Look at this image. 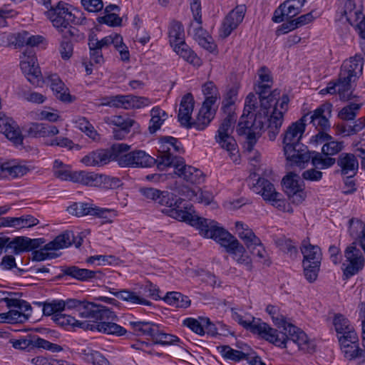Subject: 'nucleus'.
<instances>
[{
    "instance_id": "nucleus-1",
    "label": "nucleus",
    "mask_w": 365,
    "mask_h": 365,
    "mask_svg": "<svg viewBox=\"0 0 365 365\" xmlns=\"http://www.w3.org/2000/svg\"><path fill=\"white\" fill-rule=\"evenodd\" d=\"M289 98L287 95H283L280 102L277 101L271 115L269 117V109L271 103L269 101L264 102V99L260 100V108L257 111L255 118L252 123L246 120L247 116L245 113L241 116L238 123L237 133L240 135L247 134V146L248 152L253 150L257 139L259 138L262 131L267 125L268 137L270 140H274L279 133L281 126L284 120V113L287 110Z\"/></svg>"
},
{
    "instance_id": "nucleus-2",
    "label": "nucleus",
    "mask_w": 365,
    "mask_h": 365,
    "mask_svg": "<svg viewBox=\"0 0 365 365\" xmlns=\"http://www.w3.org/2000/svg\"><path fill=\"white\" fill-rule=\"evenodd\" d=\"M158 155L155 159L143 150H134L123 155L119 160L121 167H151L157 165L159 170L170 167L173 163V153H182L183 148L178 140L172 136H163L159 140Z\"/></svg>"
},
{
    "instance_id": "nucleus-3",
    "label": "nucleus",
    "mask_w": 365,
    "mask_h": 365,
    "mask_svg": "<svg viewBox=\"0 0 365 365\" xmlns=\"http://www.w3.org/2000/svg\"><path fill=\"white\" fill-rule=\"evenodd\" d=\"M190 225L196 226L203 237L213 239L220 243L225 248L226 252L243 250V245L237 239L224 228L219 227L215 220L195 216Z\"/></svg>"
},
{
    "instance_id": "nucleus-4",
    "label": "nucleus",
    "mask_w": 365,
    "mask_h": 365,
    "mask_svg": "<svg viewBox=\"0 0 365 365\" xmlns=\"http://www.w3.org/2000/svg\"><path fill=\"white\" fill-rule=\"evenodd\" d=\"M61 1L55 6H50L46 11L47 18L51 21L53 26L62 34L63 38H70L73 41H79L84 39V34L78 29L71 26V11Z\"/></svg>"
},
{
    "instance_id": "nucleus-5",
    "label": "nucleus",
    "mask_w": 365,
    "mask_h": 365,
    "mask_svg": "<svg viewBox=\"0 0 365 365\" xmlns=\"http://www.w3.org/2000/svg\"><path fill=\"white\" fill-rule=\"evenodd\" d=\"M63 304L64 310L77 309L81 317L91 321L113 322L117 320V316L110 309L99 304L70 298L63 300Z\"/></svg>"
},
{
    "instance_id": "nucleus-6",
    "label": "nucleus",
    "mask_w": 365,
    "mask_h": 365,
    "mask_svg": "<svg viewBox=\"0 0 365 365\" xmlns=\"http://www.w3.org/2000/svg\"><path fill=\"white\" fill-rule=\"evenodd\" d=\"M52 319L57 324L66 328L77 327L84 329L97 330L104 334L118 336H122L126 333V330L123 327L111 322L92 321L93 323L90 324L87 322H80L70 315L62 313L53 317Z\"/></svg>"
},
{
    "instance_id": "nucleus-7",
    "label": "nucleus",
    "mask_w": 365,
    "mask_h": 365,
    "mask_svg": "<svg viewBox=\"0 0 365 365\" xmlns=\"http://www.w3.org/2000/svg\"><path fill=\"white\" fill-rule=\"evenodd\" d=\"M184 200L173 192L161 191L155 203L164 206L162 212L178 221L190 223L195 217L190 212L191 207L181 206Z\"/></svg>"
},
{
    "instance_id": "nucleus-8",
    "label": "nucleus",
    "mask_w": 365,
    "mask_h": 365,
    "mask_svg": "<svg viewBox=\"0 0 365 365\" xmlns=\"http://www.w3.org/2000/svg\"><path fill=\"white\" fill-rule=\"evenodd\" d=\"M129 324L135 335L150 338L155 344L170 345L179 341L178 336L165 333L159 324L152 322L132 321Z\"/></svg>"
},
{
    "instance_id": "nucleus-9",
    "label": "nucleus",
    "mask_w": 365,
    "mask_h": 365,
    "mask_svg": "<svg viewBox=\"0 0 365 365\" xmlns=\"http://www.w3.org/2000/svg\"><path fill=\"white\" fill-rule=\"evenodd\" d=\"M232 319L247 329H250L253 334L260 335L265 340L276 346H281L287 339L283 334H277V330L270 327L264 322H252L243 320L242 317L235 309H232Z\"/></svg>"
},
{
    "instance_id": "nucleus-10",
    "label": "nucleus",
    "mask_w": 365,
    "mask_h": 365,
    "mask_svg": "<svg viewBox=\"0 0 365 365\" xmlns=\"http://www.w3.org/2000/svg\"><path fill=\"white\" fill-rule=\"evenodd\" d=\"M73 242H75L73 232L65 231L40 250L33 251L32 260L41 262L47 259H55L60 256L56 251L69 247Z\"/></svg>"
},
{
    "instance_id": "nucleus-11",
    "label": "nucleus",
    "mask_w": 365,
    "mask_h": 365,
    "mask_svg": "<svg viewBox=\"0 0 365 365\" xmlns=\"http://www.w3.org/2000/svg\"><path fill=\"white\" fill-rule=\"evenodd\" d=\"M235 229L238 237L243 241L250 253L264 259V263L269 266L270 262L268 259L267 252L260 239L255 235L252 230L240 221L235 222Z\"/></svg>"
},
{
    "instance_id": "nucleus-12",
    "label": "nucleus",
    "mask_w": 365,
    "mask_h": 365,
    "mask_svg": "<svg viewBox=\"0 0 365 365\" xmlns=\"http://www.w3.org/2000/svg\"><path fill=\"white\" fill-rule=\"evenodd\" d=\"M237 115H227L220 125L217 134L215 135L216 141L221 148L225 149L234 163L239 160V150L235 138L230 135L232 130V125L235 123Z\"/></svg>"
},
{
    "instance_id": "nucleus-13",
    "label": "nucleus",
    "mask_w": 365,
    "mask_h": 365,
    "mask_svg": "<svg viewBox=\"0 0 365 365\" xmlns=\"http://www.w3.org/2000/svg\"><path fill=\"white\" fill-rule=\"evenodd\" d=\"M344 148L343 141H337L331 137L322 148V153L312 151V165L319 169H327L336 163V158L332 155L339 153Z\"/></svg>"
},
{
    "instance_id": "nucleus-14",
    "label": "nucleus",
    "mask_w": 365,
    "mask_h": 365,
    "mask_svg": "<svg viewBox=\"0 0 365 365\" xmlns=\"http://www.w3.org/2000/svg\"><path fill=\"white\" fill-rule=\"evenodd\" d=\"M284 331L285 332H279L277 331V334H283L287 337L284 342L279 346L280 347H286L287 341L291 340L297 344L299 349L304 352L312 354L315 351L316 344L314 341L309 339L305 332L292 324H287Z\"/></svg>"
},
{
    "instance_id": "nucleus-15",
    "label": "nucleus",
    "mask_w": 365,
    "mask_h": 365,
    "mask_svg": "<svg viewBox=\"0 0 365 365\" xmlns=\"http://www.w3.org/2000/svg\"><path fill=\"white\" fill-rule=\"evenodd\" d=\"M255 192L262 195L265 201L269 202L279 210H284L285 201L282 199L281 194L276 191L274 185L268 180L259 178L253 185Z\"/></svg>"
},
{
    "instance_id": "nucleus-16",
    "label": "nucleus",
    "mask_w": 365,
    "mask_h": 365,
    "mask_svg": "<svg viewBox=\"0 0 365 365\" xmlns=\"http://www.w3.org/2000/svg\"><path fill=\"white\" fill-rule=\"evenodd\" d=\"M20 66L28 81L33 85H38L41 78V72L33 48H26L23 52Z\"/></svg>"
},
{
    "instance_id": "nucleus-17",
    "label": "nucleus",
    "mask_w": 365,
    "mask_h": 365,
    "mask_svg": "<svg viewBox=\"0 0 365 365\" xmlns=\"http://www.w3.org/2000/svg\"><path fill=\"white\" fill-rule=\"evenodd\" d=\"M172 165L175 168V173L189 183L199 184L204 180L203 173L197 168L185 165L182 158L173 155Z\"/></svg>"
},
{
    "instance_id": "nucleus-18",
    "label": "nucleus",
    "mask_w": 365,
    "mask_h": 365,
    "mask_svg": "<svg viewBox=\"0 0 365 365\" xmlns=\"http://www.w3.org/2000/svg\"><path fill=\"white\" fill-rule=\"evenodd\" d=\"M308 115H304L300 119L292 123L283 134L282 144L284 152H290L291 145L300 143L305 130Z\"/></svg>"
},
{
    "instance_id": "nucleus-19",
    "label": "nucleus",
    "mask_w": 365,
    "mask_h": 365,
    "mask_svg": "<svg viewBox=\"0 0 365 365\" xmlns=\"http://www.w3.org/2000/svg\"><path fill=\"white\" fill-rule=\"evenodd\" d=\"M300 178L298 175L290 173L282 179V186L287 195L289 200L294 204L302 203L306 195L299 184Z\"/></svg>"
},
{
    "instance_id": "nucleus-20",
    "label": "nucleus",
    "mask_w": 365,
    "mask_h": 365,
    "mask_svg": "<svg viewBox=\"0 0 365 365\" xmlns=\"http://www.w3.org/2000/svg\"><path fill=\"white\" fill-rule=\"evenodd\" d=\"M344 256L349 264L344 269V275L349 278L357 274L362 269L364 264V259L361 250L356 248L355 243L347 247L344 252Z\"/></svg>"
},
{
    "instance_id": "nucleus-21",
    "label": "nucleus",
    "mask_w": 365,
    "mask_h": 365,
    "mask_svg": "<svg viewBox=\"0 0 365 365\" xmlns=\"http://www.w3.org/2000/svg\"><path fill=\"white\" fill-rule=\"evenodd\" d=\"M0 133L16 145H21L24 136L21 134L20 128L17 123L11 118L6 117L4 114L0 113Z\"/></svg>"
},
{
    "instance_id": "nucleus-22",
    "label": "nucleus",
    "mask_w": 365,
    "mask_h": 365,
    "mask_svg": "<svg viewBox=\"0 0 365 365\" xmlns=\"http://www.w3.org/2000/svg\"><path fill=\"white\" fill-rule=\"evenodd\" d=\"M62 273L57 278L61 279L64 276H69L77 280L85 282L93 279H101L103 273L100 270H90L81 269L76 266H63L61 267Z\"/></svg>"
},
{
    "instance_id": "nucleus-23",
    "label": "nucleus",
    "mask_w": 365,
    "mask_h": 365,
    "mask_svg": "<svg viewBox=\"0 0 365 365\" xmlns=\"http://www.w3.org/2000/svg\"><path fill=\"white\" fill-rule=\"evenodd\" d=\"M213 100L205 99L200 109L196 119L190 122L191 128L194 127L198 130H204L214 118L216 108H213Z\"/></svg>"
},
{
    "instance_id": "nucleus-24",
    "label": "nucleus",
    "mask_w": 365,
    "mask_h": 365,
    "mask_svg": "<svg viewBox=\"0 0 365 365\" xmlns=\"http://www.w3.org/2000/svg\"><path fill=\"white\" fill-rule=\"evenodd\" d=\"M245 11V6L241 5L237 6L227 14L221 28L220 36L222 37H227L238 26L244 19Z\"/></svg>"
},
{
    "instance_id": "nucleus-25",
    "label": "nucleus",
    "mask_w": 365,
    "mask_h": 365,
    "mask_svg": "<svg viewBox=\"0 0 365 365\" xmlns=\"http://www.w3.org/2000/svg\"><path fill=\"white\" fill-rule=\"evenodd\" d=\"M290 150V152H284V153L291 165H301L310 160L312 161L314 154H312V151L308 150L305 145L301 143L291 145Z\"/></svg>"
},
{
    "instance_id": "nucleus-26",
    "label": "nucleus",
    "mask_w": 365,
    "mask_h": 365,
    "mask_svg": "<svg viewBox=\"0 0 365 365\" xmlns=\"http://www.w3.org/2000/svg\"><path fill=\"white\" fill-rule=\"evenodd\" d=\"M332 106L330 103H324L317 108L313 114L309 116L307 113V120H310V123L313 124L317 129L326 130L330 127L329 118L331 116Z\"/></svg>"
},
{
    "instance_id": "nucleus-27",
    "label": "nucleus",
    "mask_w": 365,
    "mask_h": 365,
    "mask_svg": "<svg viewBox=\"0 0 365 365\" xmlns=\"http://www.w3.org/2000/svg\"><path fill=\"white\" fill-rule=\"evenodd\" d=\"M337 165L340 168L342 175L347 178L354 177L359 169V162L354 154L350 153H341L336 160Z\"/></svg>"
},
{
    "instance_id": "nucleus-28",
    "label": "nucleus",
    "mask_w": 365,
    "mask_h": 365,
    "mask_svg": "<svg viewBox=\"0 0 365 365\" xmlns=\"http://www.w3.org/2000/svg\"><path fill=\"white\" fill-rule=\"evenodd\" d=\"M362 0H344V5L339 9L338 12L352 26L362 16Z\"/></svg>"
},
{
    "instance_id": "nucleus-29",
    "label": "nucleus",
    "mask_w": 365,
    "mask_h": 365,
    "mask_svg": "<svg viewBox=\"0 0 365 365\" xmlns=\"http://www.w3.org/2000/svg\"><path fill=\"white\" fill-rule=\"evenodd\" d=\"M194 108V98L191 93H187L181 100L180 104L179 113L178 115V120L181 125L186 128H191L190 119L191 114Z\"/></svg>"
},
{
    "instance_id": "nucleus-30",
    "label": "nucleus",
    "mask_w": 365,
    "mask_h": 365,
    "mask_svg": "<svg viewBox=\"0 0 365 365\" xmlns=\"http://www.w3.org/2000/svg\"><path fill=\"white\" fill-rule=\"evenodd\" d=\"M296 1L287 0L282 4L274 11L272 21L275 23H280L284 21V17L287 19H292L301 12V10L296 6Z\"/></svg>"
},
{
    "instance_id": "nucleus-31",
    "label": "nucleus",
    "mask_w": 365,
    "mask_h": 365,
    "mask_svg": "<svg viewBox=\"0 0 365 365\" xmlns=\"http://www.w3.org/2000/svg\"><path fill=\"white\" fill-rule=\"evenodd\" d=\"M111 160L112 154L109 150L100 149L89 153L81 159V162L87 166H102Z\"/></svg>"
},
{
    "instance_id": "nucleus-32",
    "label": "nucleus",
    "mask_w": 365,
    "mask_h": 365,
    "mask_svg": "<svg viewBox=\"0 0 365 365\" xmlns=\"http://www.w3.org/2000/svg\"><path fill=\"white\" fill-rule=\"evenodd\" d=\"M240 349H242V351L235 350L232 349L230 346H218L217 349L222 356L230 360H232L235 361H240L241 360H248L249 356L250 353V347L247 344H244L243 346H238Z\"/></svg>"
},
{
    "instance_id": "nucleus-33",
    "label": "nucleus",
    "mask_w": 365,
    "mask_h": 365,
    "mask_svg": "<svg viewBox=\"0 0 365 365\" xmlns=\"http://www.w3.org/2000/svg\"><path fill=\"white\" fill-rule=\"evenodd\" d=\"M259 81L255 87L256 93L259 95V100L266 97L272 86V78L270 71L265 66H262L258 71Z\"/></svg>"
},
{
    "instance_id": "nucleus-34",
    "label": "nucleus",
    "mask_w": 365,
    "mask_h": 365,
    "mask_svg": "<svg viewBox=\"0 0 365 365\" xmlns=\"http://www.w3.org/2000/svg\"><path fill=\"white\" fill-rule=\"evenodd\" d=\"M51 82V88L54 93L55 96L63 102H71L72 97L68 92V88L66 87L63 82L60 79L58 75L51 74L48 76Z\"/></svg>"
},
{
    "instance_id": "nucleus-35",
    "label": "nucleus",
    "mask_w": 365,
    "mask_h": 365,
    "mask_svg": "<svg viewBox=\"0 0 365 365\" xmlns=\"http://www.w3.org/2000/svg\"><path fill=\"white\" fill-rule=\"evenodd\" d=\"M301 251L304 257L303 262H321L322 252L319 247L312 245L306 240L303 241Z\"/></svg>"
},
{
    "instance_id": "nucleus-36",
    "label": "nucleus",
    "mask_w": 365,
    "mask_h": 365,
    "mask_svg": "<svg viewBox=\"0 0 365 365\" xmlns=\"http://www.w3.org/2000/svg\"><path fill=\"white\" fill-rule=\"evenodd\" d=\"M110 292L113 294L115 297L128 302L131 305L135 304H142V305H150V302L147 299L143 298L140 295H138L136 292L128 290L123 289L120 292Z\"/></svg>"
},
{
    "instance_id": "nucleus-37",
    "label": "nucleus",
    "mask_w": 365,
    "mask_h": 365,
    "mask_svg": "<svg viewBox=\"0 0 365 365\" xmlns=\"http://www.w3.org/2000/svg\"><path fill=\"white\" fill-rule=\"evenodd\" d=\"M358 78L354 74L348 73L341 68L339 78L337 81L338 93L343 98H346L345 93L351 90V83Z\"/></svg>"
},
{
    "instance_id": "nucleus-38",
    "label": "nucleus",
    "mask_w": 365,
    "mask_h": 365,
    "mask_svg": "<svg viewBox=\"0 0 365 365\" xmlns=\"http://www.w3.org/2000/svg\"><path fill=\"white\" fill-rule=\"evenodd\" d=\"M99 174L83 170L74 171L73 182L87 186L98 187Z\"/></svg>"
},
{
    "instance_id": "nucleus-39",
    "label": "nucleus",
    "mask_w": 365,
    "mask_h": 365,
    "mask_svg": "<svg viewBox=\"0 0 365 365\" xmlns=\"http://www.w3.org/2000/svg\"><path fill=\"white\" fill-rule=\"evenodd\" d=\"M364 58L360 54H356L349 60L345 61L341 68L351 74L359 76L362 73Z\"/></svg>"
},
{
    "instance_id": "nucleus-40",
    "label": "nucleus",
    "mask_w": 365,
    "mask_h": 365,
    "mask_svg": "<svg viewBox=\"0 0 365 365\" xmlns=\"http://www.w3.org/2000/svg\"><path fill=\"white\" fill-rule=\"evenodd\" d=\"M173 49L178 55L191 64H193L194 66L200 65V59L190 49L185 41L181 43H178V45L174 46Z\"/></svg>"
},
{
    "instance_id": "nucleus-41",
    "label": "nucleus",
    "mask_w": 365,
    "mask_h": 365,
    "mask_svg": "<svg viewBox=\"0 0 365 365\" xmlns=\"http://www.w3.org/2000/svg\"><path fill=\"white\" fill-rule=\"evenodd\" d=\"M163 299L166 303L176 308H187L191 303L188 297L178 292H168Z\"/></svg>"
},
{
    "instance_id": "nucleus-42",
    "label": "nucleus",
    "mask_w": 365,
    "mask_h": 365,
    "mask_svg": "<svg viewBox=\"0 0 365 365\" xmlns=\"http://www.w3.org/2000/svg\"><path fill=\"white\" fill-rule=\"evenodd\" d=\"M82 358L93 365H110L109 361L100 352L90 348L82 349L81 352Z\"/></svg>"
},
{
    "instance_id": "nucleus-43",
    "label": "nucleus",
    "mask_w": 365,
    "mask_h": 365,
    "mask_svg": "<svg viewBox=\"0 0 365 365\" xmlns=\"http://www.w3.org/2000/svg\"><path fill=\"white\" fill-rule=\"evenodd\" d=\"M169 38L171 46L178 45V43H183L184 41V29L182 24L178 21L171 22L169 29Z\"/></svg>"
},
{
    "instance_id": "nucleus-44",
    "label": "nucleus",
    "mask_w": 365,
    "mask_h": 365,
    "mask_svg": "<svg viewBox=\"0 0 365 365\" xmlns=\"http://www.w3.org/2000/svg\"><path fill=\"white\" fill-rule=\"evenodd\" d=\"M40 306H43V313L45 316L55 317L61 314L64 311V304L63 299H53L44 302H39Z\"/></svg>"
},
{
    "instance_id": "nucleus-45",
    "label": "nucleus",
    "mask_w": 365,
    "mask_h": 365,
    "mask_svg": "<svg viewBox=\"0 0 365 365\" xmlns=\"http://www.w3.org/2000/svg\"><path fill=\"white\" fill-rule=\"evenodd\" d=\"M94 207L89 203L74 202L67 208L69 214L81 217L84 215H92Z\"/></svg>"
},
{
    "instance_id": "nucleus-46",
    "label": "nucleus",
    "mask_w": 365,
    "mask_h": 365,
    "mask_svg": "<svg viewBox=\"0 0 365 365\" xmlns=\"http://www.w3.org/2000/svg\"><path fill=\"white\" fill-rule=\"evenodd\" d=\"M150 115L151 119L150 120L148 130L149 132L153 134L160 129L163 122L164 121V119H162L161 117L162 115H166V113L160 108L155 107L151 110Z\"/></svg>"
},
{
    "instance_id": "nucleus-47",
    "label": "nucleus",
    "mask_w": 365,
    "mask_h": 365,
    "mask_svg": "<svg viewBox=\"0 0 365 365\" xmlns=\"http://www.w3.org/2000/svg\"><path fill=\"white\" fill-rule=\"evenodd\" d=\"M344 356L349 360L361 359L364 356L365 348L359 346V341L341 348Z\"/></svg>"
},
{
    "instance_id": "nucleus-48",
    "label": "nucleus",
    "mask_w": 365,
    "mask_h": 365,
    "mask_svg": "<svg viewBox=\"0 0 365 365\" xmlns=\"http://www.w3.org/2000/svg\"><path fill=\"white\" fill-rule=\"evenodd\" d=\"M53 174L62 180H71L73 182L74 172H71L66 165L61 161L56 160L53 163Z\"/></svg>"
},
{
    "instance_id": "nucleus-49",
    "label": "nucleus",
    "mask_w": 365,
    "mask_h": 365,
    "mask_svg": "<svg viewBox=\"0 0 365 365\" xmlns=\"http://www.w3.org/2000/svg\"><path fill=\"white\" fill-rule=\"evenodd\" d=\"M267 312L272 317L274 324L279 328L282 327L284 330L289 323L286 322L285 317L279 313V309L274 305H268L266 308Z\"/></svg>"
},
{
    "instance_id": "nucleus-50",
    "label": "nucleus",
    "mask_w": 365,
    "mask_h": 365,
    "mask_svg": "<svg viewBox=\"0 0 365 365\" xmlns=\"http://www.w3.org/2000/svg\"><path fill=\"white\" fill-rule=\"evenodd\" d=\"M321 262H303L304 274L307 280L312 283L314 282L317 277L319 271Z\"/></svg>"
},
{
    "instance_id": "nucleus-51",
    "label": "nucleus",
    "mask_w": 365,
    "mask_h": 365,
    "mask_svg": "<svg viewBox=\"0 0 365 365\" xmlns=\"http://www.w3.org/2000/svg\"><path fill=\"white\" fill-rule=\"evenodd\" d=\"M129 95H117L107 98V101L103 104L110 107L128 110Z\"/></svg>"
},
{
    "instance_id": "nucleus-52",
    "label": "nucleus",
    "mask_w": 365,
    "mask_h": 365,
    "mask_svg": "<svg viewBox=\"0 0 365 365\" xmlns=\"http://www.w3.org/2000/svg\"><path fill=\"white\" fill-rule=\"evenodd\" d=\"M360 108V104L351 103L339 111V117L345 121L354 120Z\"/></svg>"
},
{
    "instance_id": "nucleus-53",
    "label": "nucleus",
    "mask_w": 365,
    "mask_h": 365,
    "mask_svg": "<svg viewBox=\"0 0 365 365\" xmlns=\"http://www.w3.org/2000/svg\"><path fill=\"white\" fill-rule=\"evenodd\" d=\"M121 185L118 178L111 177L106 175L99 174L98 187L104 189H115Z\"/></svg>"
},
{
    "instance_id": "nucleus-54",
    "label": "nucleus",
    "mask_w": 365,
    "mask_h": 365,
    "mask_svg": "<svg viewBox=\"0 0 365 365\" xmlns=\"http://www.w3.org/2000/svg\"><path fill=\"white\" fill-rule=\"evenodd\" d=\"M98 43L91 42L88 41V46L90 49V63L101 65L103 63L104 58L102 54V49L96 46Z\"/></svg>"
},
{
    "instance_id": "nucleus-55",
    "label": "nucleus",
    "mask_w": 365,
    "mask_h": 365,
    "mask_svg": "<svg viewBox=\"0 0 365 365\" xmlns=\"http://www.w3.org/2000/svg\"><path fill=\"white\" fill-rule=\"evenodd\" d=\"M34 349L36 348H43L53 352H59L63 350L62 347L56 344H53L46 339L34 335Z\"/></svg>"
},
{
    "instance_id": "nucleus-56",
    "label": "nucleus",
    "mask_w": 365,
    "mask_h": 365,
    "mask_svg": "<svg viewBox=\"0 0 365 365\" xmlns=\"http://www.w3.org/2000/svg\"><path fill=\"white\" fill-rule=\"evenodd\" d=\"M9 342L16 349L31 351L34 349V336H27L19 339H10Z\"/></svg>"
},
{
    "instance_id": "nucleus-57",
    "label": "nucleus",
    "mask_w": 365,
    "mask_h": 365,
    "mask_svg": "<svg viewBox=\"0 0 365 365\" xmlns=\"http://www.w3.org/2000/svg\"><path fill=\"white\" fill-rule=\"evenodd\" d=\"M15 224L14 227L21 229L31 227L38 224L39 221L32 215H23L19 217H14L13 220Z\"/></svg>"
},
{
    "instance_id": "nucleus-58",
    "label": "nucleus",
    "mask_w": 365,
    "mask_h": 365,
    "mask_svg": "<svg viewBox=\"0 0 365 365\" xmlns=\"http://www.w3.org/2000/svg\"><path fill=\"white\" fill-rule=\"evenodd\" d=\"M9 242L8 247L13 249L16 254L28 251V237H16Z\"/></svg>"
},
{
    "instance_id": "nucleus-59",
    "label": "nucleus",
    "mask_w": 365,
    "mask_h": 365,
    "mask_svg": "<svg viewBox=\"0 0 365 365\" xmlns=\"http://www.w3.org/2000/svg\"><path fill=\"white\" fill-rule=\"evenodd\" d=\"M112 44L116 48V49L120 52L121 59L123 61H126L129 59V52L127 49V47L123 42V38L119 34H114L112 36Z\"/></svg>"
},
{
    "instance_id": "nucleus-60",
    "label": "nucleus",
    "mask_w": 365,
    "mask_h": 365,
    "mask_svg": "<svg viewBox=\"0 0 365 365\" xmlns=\"http://www.w3.org/2000/svg\"><path fill=\"white\" fill-rule=\"evenodd\" d=\"M128 100V109H139L148 106L151 103V101L148 98L133 95H129Z\"/></svg>"
},
{
    "instance_id": "nucleus-61",
    "label": "nucleus",
    "mask_w": 365,
    "mask_h": 365,
    "mask_svg": "<svg viewBox=\"0 0 365 365\" xmlns=\"http://www.w3.org/2000/svg\"><path fill=\"white\" fill-rule=\"evenodd\" d=\"M110 123L117 126L118 128H125L130 131V128L135 123V121L129 118H124L121 115H115L110 120Z\"/></svg>"
},
{
    "instance_id": "nucleus-62",
    "label": "nucleus",
    "mask_w": 365,
    "mask_h": 365,
    "mask_svg": "<svg viewBox=\"0 0 365 365\" xmlns=\"http://www.w3.org/2000/svg\"><path fill=\"white\" fill-rule=\"evenodd\" d=\"M102 219H104L103 223L108 222L111 223L113 222L112 218L116 216V213L113 210L100 208L98 207H94L93 215Z\"/></svg>"
},
{
    "instance_id": "nucleus-63",
    "label": "nucleus",
    "mask_w": 365,
    "mask_h": 365,
    "mask_svg": "<svg viewBox=\"0 0 365 365\" xmlns=\"http://www.w3.org/2000/svg\"><path fill=\"white\" fill-rule=\"evenodd\" d=\"M202 92L205 96H206L205 99H211L213 100V105H215L219 93L218 90L216 86L212 81H208L205 83L202 86Z\"/></svg>"
},
{
    "instance_id": "nucleus-64",
    "label": "nucleus",
    "mask_w": 365,
    "mask_h": 365,
    "mask_svg": "<svg viewBox=\"0 0 365 365\" xmlns=\"http://www.w3.org/2000/svg\"><path fill=\"white\" fill-rule=\"evenodd\" d=\"M183 324L199 335H203L205 334V331L204 330L203 323L201 320L199 322L193 318H187L183 321Z\"/></svg>"
}]
</instances>
